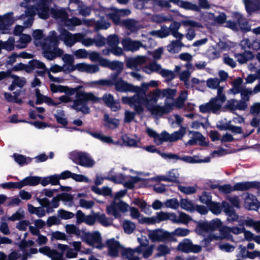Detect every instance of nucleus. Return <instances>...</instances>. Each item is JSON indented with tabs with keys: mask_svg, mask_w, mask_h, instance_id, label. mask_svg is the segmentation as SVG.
I'll list each match as a JSON object with an SVG mask.
<instances>
[{
	"mask_svg": "<svg viewBox=\"0 0 260 260\" xmlns=\"http://www.w3.org/2000/svg\"><path fill=\"white\" fill-rule=\"evenodd\" d=\"M115 89L121 92H135L132 96H124L121 98V101L123 104L128 105L133 108L136 113L140 114L144 111V106L147 111H153L152 103L155 102L157 100L156 97L160 96V91L153 90L146 96H143L141 94V88L138 86H135L121 78H119L115 83Z\"/></svg>",
	"mask_w": 260,
	"mask_h": 260,
	"instance_id": "1",
	"label": "nucleus"
},
{
	"mask_svg": "<svg viewBox=\"0 0 260 260\" xmlns=\"http://www.w3.org/2000/svg\"><path fill=\"white\" fill-rule=\"evenodd\" d=\"M36 14L40 18L44 19L48 18L49 14H51L56 19H60L64 25L68 27L77 26L81 24V20L76 17L68 18L67 14L63 10L50 9L48 5L43 1L37 7L26 9L25 15L27 19L23 22L25 27H28L32 25L34 21L33 16Z\"/></svg>",
	"mask_w": 260,
	"mask_h": 260,
	"instance_id": "2",
	"label": "nucleus"
},
{
	"mask_svg": "<svg viewBox=\"0 0 260 260\" xmlns=\"http://www.w3.org/2000/svg\"><path fill=\"white\" fill-rule=\"evenodd\" d=\"M50 90L53 93L60 92L68 94H75V99L71 108L77 111H81L84 113H88L89 108L87 106V103H92L100 102L101 99L96 96L91 92H86L84 90H80L81 86H78L75 88H70L66 86L56 85L52 83L50 85Z\"/></svg>",
	"mask_w": 260,
	"mask_h": 260,
	"instance_id": "3",
	"label": "nucleus"
},
{
	"mask_svg": "<svg viewBox=\"0 0 260 260\" xmlns=\"http://www.w3.org/2000/svg\"><path fill=\"white\" fill-rule=\"evenodd\" d=\"M155 90L160 91V96L156 97L157 100L152 103V111H148L155 117H160L164 114L171 112L174 107L181 108L183 107L185 101L178 97L175 101L174 98L176 94V89L166 88L161 90L156 88Z\"/></svg>",
	"mask_w": 260,
	"mask_h": 260,
	"instance_id": "4",
	"label": "nucleus"
},
{
	"mask_svg": "<svg viewBox=\"0 0 260 260\" xmlns=\"http://www.w3.org/2000/svg\"><path fill=\"white\" fill-rule=\"evenodd\" d=\"M43 36L41 29H36L32 34L35 45L42 48L43 55L47 59L52 60L63 54V51L57 47L59 40L55 31H50L46 38L42 41Z\"/></svg>",
	"mask_w": 260,
	"mask_h": 260,
	"instance_id": "5",
	"label": "nucleus"
},
{
	"mask_svg": "<svg viewBox=\"0 0 260 260\" xmlns=\"http://www.w3.org/2000/svg\"><path fill=\"white\" fill-rule=\"evenodd\" d=\"M70 157L75 163L85 167H92L95 164L90 155L85 152L73 151L70 153Z\"/></svg>",
	"mask_w": 260,
	"mask_h": 260,
	"instance_id": "6",
	"label": "nucleus"
},
{
	"mask_svg": "<svg viewBox=\"0 0 260 260\" xmlns=\"http://www.w3.org/2000/svg\"><path fill=\"white\" fill-rule=\"evenodd\" d=\"M129 208V205L123 201H113L110 205L107 206L106 211L108 214L113 216L115 218H120L121 217V213L127 212Z\"/></svg>",
	"mask_w": 260,
	"mask_h": 260,
	"instance_id": "7",
	"label": "nucleus"
},
{
	"mask_svg": "<svg viewBox=\"0 0 260 260\" xmlns=\"http://www.w3.org/2000/svg\"><path fill=\"white\" fill-rule=\"evenodd\" d=\"M81 238L88 245L94 248L101 249L104 247L102 242L101 235L99 231L86 232Z\"/></svg>",
	"mask_w": 260,
	"mask_h": 260,
	"instance_id": "8",
	"label": "nucleus"
},
{
	"mask_svg": "<svg viewBox=\"0 0 260 260\" xmlns=\"http://www.w3.org/2000/svg\"><path fill=\"white\" fill-rule=\"evenodd\" d=\"M226 239L233 240V236L231 235V227L224 226L219 229V235L210 233L208 236L205 238L202 242H204L206 246H207L211 241L214 240H221Z\"/></svg>",
	"mask_w": 260,
	"mask_h": 260,
	"instance_id": "9",
	"label": "nucleus"
},
{
	"mask_svg": "<svg viewBox=\"0 0 260 260\" xmlns=\"http://www.w3.org/2000/svg\"><path fill=\"white\" fill-rule=\"evenodd\" d=\"M82 37L81 33L72 34L65 29L61 30L59 35L60 39L69 47H72L77 42H80Z\"/></svg>",
	"mask_w": 260,
	"mask_h": 260,
	"instance_id": "10",
	"label": "nucleus"
},
{
	"mask_svg": "<svg viewBox=\"0 0 260 260\" xmlns=\"http://www.w3.org/2000/svg\"><path fill=\"white\" fill-rule=\"evenodd\" d=\"M106 245L108 248V255L112 258L117 257L119 253L122 254V251L124 249V247L114 238L107 240Z\"/></svg>",
	"mask_w": 260,
	"mask_h": 260,
	"instance_id": "11",
	"label": "nucleus"
},
{
	"mask_svg": "<svg viewBox=\"0 0 260 260\" xmlns=\"http://www.w3.org/2000/svg\"><path fill=\"white\" fill-rule=\"evenodd\" d=\"M221 225V220L216 218L210 222H204L201 223L199 226L198 232L199 234L205 236V233L214 231L220 228Z\"/></svg>",
	"mask_w": 260,
	"mask_h": 260,
	"instance_id": "12",
	"label": "nucleus"
},
{
	"mask_svg": "<svg viewBox=\"0 0 260 260\" xmlns=\"http://www.w3.org/2000/svg\"><path fill=\"white\" fill-rule=\"evenodd\" d=\"M148 236L152 242H163L169 240L171 235L168 232L158 229L149 231Z\"/></svg>",
	"mask_w": 260,
	"mask_h": 260,
	"instance_id": "13",
	"label": "nucleus"
},
{
	"mask_svg": "<svg viewBox=\"0 0 260 260\" xmlns=\"http://www.w3.org/2000/svg\"><path fill=\"white\" fill-rule=\"evenodd\" d=\"M110 180L116 183H121L125 181L124 186L126 187L132 189L134 187V184L139 181V177L128 176L126 178L122 174H116L109 178Z\"/></svg>",
	"mask_w": 260,
	"mask_h": 260,
	"instance_id": "14",
	"label": "nucleus"
},
{
	"mask_svg": "<svg viewBox=\"0 0 260 260\" xmlns=\"http://www.w3.org/2000/svg\"><path fill=\"white\" fill-rule=\"evenodd\" d=\"M177 249L185 253H198L201 250L202 247L199 245L193 244L190 240L185 239L179 243Z\"/></svg>",
	"mask_w": 260,
	"mask_h": 260,
	"instance_id": "15",
	"label": "nucleus"
},
{
	"mask_svg": "<svg viewBox=\"0 0 260 260\" xmlns=\"http://www.w3.org/2000/svg\"><path fill=\"white\" fill-rule=\"evenodd\" d=\"M13 13H7L3 16H0V31L5 34L9 32V27L16 19L13 17Z\"/></svg>",
	"mask_w": 260,
	"mask_h": 260,
	"instance_id": "16",
	"label": "nucleus"
},
{
	"mask_svg": "<svg viewBox=\"0 0 260 260\" xmlns=\"http://www.w3.org/2000/svg\"><path fill=\"white\" fill-rule=\"evenodd\" d=\"M77 222L81 223H85L88 225H93L96 221L95 213L92 215H86L81 211L78 210L76 213Z\"/></svg>",
	"mask_w": 260,
	"mask_h": 260,
	"instance_id": "17",
	"label": "nucleus"
},
{
	"mask_svg": "<svg viewBox=\"0 0 260 260\" xmlns=\"http://www.w3.org/2000/svg\"><path fill=\"white\" fill-rule=\"evenodd\" d=\"M39 251L50 257L51 260H63V253L59 252L56 250L51 249L48 246L39 248Z\"/></svg>",
	"mask_w": 260,
	"mask_h": 260,
	"instance_id": "18",
	"label": "nucleus"
},
{
	"mask_svg": "<svg viewBox=\"0 0 260 260\" xmlns=\"http://www.w3.org/2000/svg\"><path fill=\"white\" fill-rule=\"evenodd\" d=\"M122 45L125 50L132 52L136 51L143 46L141 42L132 40L129 38L124 39L122 41Z\"/></svg>",
	"mask_w": 260,
	"mask_h": 260,
	"instance_id": "19",
	"label": "nucleus"
},
{
	"mask_svg": "<svg viewBox=\"0 0 260 260\" xmlns=\"http://www.w3.org/2000/svg\"><path fill=\"white\" fill-rule=\"evenodd\" d=\"M214 101L211 99L208 103L200 105L199 107L200 111L203 113L209 112L217 113L221 107Z\"/></svg>",
	"mask_w": 260,
	"mask_h": 260,
	"instance_id": "20",
	"label": "nucleus"
},
{
	"mask_svg": "<svg viewBox=\"0 0 260 260\" xmlns=\"http://www.w3.org/2000/svg\"><path fill=\"white\" fill-rule=\"evenodd\" d=\"M141 251V247H137L135 249L124 248L122 251V256L127 260H139V254Z\"/></svg>",
	"mask_w": 260,
	"mask_h": 260,
	"instance_id": "21",
	"label": "nucleus"
},
{
	"mask_svg": "<svg viewBox=\"0 0 260 260\" xmlns=\"http://www.w3.org/2000/svg\"><path fill=\"white\" fill-rule=\"evenodd\" d=\"M37 200L41 206L46 208L48 213L52 212L53 208H56L59 206L58 200L56 198H53L51 202L46 198H37Z\"/></svg>",
	"mask_w": 260,
	"mask_h": 260,
	"instance_id": "22",
	"label": "nucleus"
},
{
	"mask_svg": "<svg viewBox=\"0 0 260 260\" xmlns=\"http://www.w3.org/2000/svg\"><path fill=\"white\" fill-rule=\"evenodd\" d=\"M147 57L145 56H137L128 59L126 66L131 69H138L139 67L147 62Z\"/></svg>",
	"mask_w": 260,
	"mask_h": 260,
	"instance_id": "23",
	"label": "nucleus"
},
{
	"mask_svg": "<svg viewBox=\"0 0 260 260\" xmlns=\"http://www.w3.org/2000/svg\"><path fill=\"white\" fill-rule=\"evenodd\" d=\"M226 106L227 108L232 110H245L248 107V104L245 101L231 99L227 101Z\"/></svg>",
	"mask_w": 260,
	"mask_h": 260,
	"instance_id": "24",
	"label": "nucleus"
},
{
	"mask_svg": "<svg viewBox=\"0 0 260 260\" xmlns=\"http://www.w3.org/2000/svg\"><path fill=\"white\" fill-rule=\"evenodd\" d=\"M105 104L110 107L113 111H117L120 108V105L118 101L114 99L113 96L110 93H106L103 96Z\"/></svg>",
	"mask_w": 260,
	"mask_h": 260,
	"instance_id": "25",
	"label": "nucleus"
},
{
	"mask_svg": "<svg viewBox=\"0 0 260 260\" xmlns=\"http://www.w3.org/2000/svg\"><path fill=\"white\" fill-rule=\"evenodd\" d=\"M62 71L61 66L57 64H52L49 69L46 70V72L47 73L49 79L55 82L61 83L63 81V79L60 77H55L51 74V72L53 73H57Z\"/></svg>",
	"mask_w": 260,
	"mask_h": 260,
	"instance_id": "26",
	"label": "nucleus"
},
{
	"mask_svg": "<svg viewBox=\"0 0 260 260\" xmlns=\"http://www.w3.org/2000/svg\"><path fill=\"white\" fill-rule=\"evenodd\" d=\"M222 206L223 208V211L228 216L227 220L228 221L233 222L238 219V215L236 213L234 208L228 203L223 202Z\"/></svg>",
	"mask_w": 260,
	"mask_h": 260,
	"instance_id": "27",
	"label": "nucleus"
},
{
	"mask_svg": "<svg viewBox=\"0 0 260 260\" xmlns=\"http://www.w3.org/2000/svg\"><path fill=\"white\" fill-rule=\"evenodd\" d=\"M246 11L251 14L260 10V0H243Z\"/></svg>",
	"mask_w": 260,
	"mask_h": 260,
	"instance_id": "28",
	"label": "nucleus"
},
{
	"mask_svg": "<svg viewBox=\"0 0 260 260\" xmlns=\"http://www.w3.org/2000/svg\"><path fill=\"white\" fill-rule=\"evenodd\" d=\"M181 26V24L177 21H174L172 23L168 29L169 30L170 35H172L174 38L178 40H182L184 35L179 32L178 30Z\"/></svg>",
	"mask_w": 260,
	"mask_h": 260,
	"instance_id": "29",
	"label": "nucleus"
},
{
	"mask_svg": "<svg viewBox=\"0 0 260 260\" xmlns=\"http://www.w3.org/2000/svg\"><path fill=\"white\" fill-rule=\"evenodd\" d=\"M125 27L131 32H135L142 28L141 24L133 19H127L122 21Z\"/></svg>",
	"mask_w": 260,
	"mask_h": 260,
	"instance_id": "30",
	"label": "nucleus"
},
{
	"mask_svg": "<svg viewBox=\"0 0 260 260\" xmlns=\"http://www.w3.org/2000/svg\"><path fill=\"white\" fill-rule=\"evenodd\" d=\"M234 56L239 63L243 64L252 59L253 55L250 51H245L242 53H235Z\"/></svg>",
	"mask_w": 260,
	"mask_h": 260,
	"instance_id": "31",
	"label": "nucleus"
},
{
	"mask_svg": "<svg viewBox=\"0 0 260 260\" xmlns=\"http://www.w3.org/2000/svg\"><path fill=\"white\" fill-rule=\"evenodd\" d=\"M256 186L255 182H241L234 185L235 191H246Z\"/></svg>",
	"mask_w": 260,
	"mask_h": 260,
	"instance_id": "32",
	"label": "nucleus"
},
{
	"mask_svg": "<svg viewBox=\"0 0 260 260\" xmlns=\"http://www.w3.org/2000/svg\"><path fill=\"white\" fill-rule=\"evenodd\" d=\"M180 160H181L184 162L195 164V163H203V162H209L210 161V158L207 157L204 159H200L198 156H184L180 157Z\"/></svg>",
	"mask_w": 260,
	"mask_h": 260,
	"instance_id": "33",
	"label": "nucleus"
},
{
	"mask_svg": "<svg viewBox=\"0 0 260 260\" xmlns=\"http://www.w3.org/2000/svg\"><path fill=\"white\" fill-rule=\"evenodd\" d=\"M258 206V202L253 196L248 195L245 199L244 206L248 210H255Z\"/></svg>",
	"mask_w": 260,
	"mask_h": 260,
	"instance_id": "34",
	"label": "nucleus"
},
{
	"mask_svg": "<svg viewBox=\"0 0 260 260\" xmlns=\"http://www.w3.org/2000/svg\"><path fill=\"white\" fill-rule=\"evenodd\" d=\"M161 69V66L155 62L149 63L142 68L143 71L148 74H151L152 73H156L159 74Z\"/></svg>",
	"mask_w": 260,
	"mask_h": 260,
	"instance_id": "35",
	"label": "nucleus"
},
{
	"mask_svg": "<svg viewBox=\"0 0 260 260\" xmlns=\"http://www.w3.org/2000/svg\"><path fill=\"white\" fill-rule=\"evenodd\" d=\"M243 80L241 78L235 79L232 83L233 87L231 88L229 91V93H233L236 94L240 93V92L244 88L242 85Z\"/></svg>",
	"mask_w": 260,
	"mask_h": 260,
	"instance_id": "36",
	"label": "nucleus"
},
{
	"mask_svg": "<svg viewBox=\"0 0 260 260\" xmlns=\"http://www.w3.org/2000/svg\"><path fill=\"white\" fill-rule=\"evenodd\" d=\"M181 40H173L167 46V50L170 53H178L181 50L184 45L181 42Z\"/></svg>",
	"mask_w": 260,
	"mask_h": 260,
	"instance_id": "37",
	"label": "nucleus"
},
{
	"mask_svg": "<svg viewBox=\"0 0 260 260\" xmlns=\"http://www.w3.org/2000/svg\"><path fill=\"white\" fill-rule=\"evenodd\" d=\"M11 77L13 79V81L12 84L9 87L10 90L12 91L14 90L16 86L19 87H22L26 83V81L24 78H20L12 74Z\"/></svg>",
	"mask_w": 260,
	"mask_h": 260,
	"instance_id": "38",
	"label": "nucleus"
},
{
	"mask_svg": "<svg viewBox=\"0 0 260 260\" xmlns=\"http://www.w3.org/2000/svg\"><path fill=\"white\" fill-rule=\"evenodd\" d=\"M235 17L237 19V24L240 27L241 29L244 31H250L251 30L247 21L244 18L242 15L239 13H237L235 15Z\"/></svg>",
	"mask_w": 260,
	"mask_h": 260,
	"instance_id": "39",
	"label": "nucleus"
},
{
	"mask_svg": "<svg viewBox=\"0 0 260 260\" xmlns=\"http://www.w3.org/2000/svg\"><path fill=\"white\" fill-rule=\"evenodd\" d=\"M216 89H217V96L212 99L215 100L214 101L221 107L226 100L225 94L223 93L224 87L219 86Z\"/></svg>",
	"mask_w": 260,
	"mask_h": 260,
	"instance_id": "40",
	"label": "nucleus"
},
{
	"mask_svg": "<svg viewBox=\"0 0 260 260\" xmlns=\"http://www.w3.org/2000/svg\"><path fill=\"white\" fill-rule=\"evenodd\" d=\"M95 217L99 222L103 226H108L112 223V220L106 217L105 214L103 213L100 212L95 213Z\"/></svg>",
	"mask_w": 260,
	"mask_h": 260,
	"instance_id": "41",
	"label": "nucleus"
},
{
	"mask_svg": "<svg viewBox=\"0 0 260 260\" xmlns=\"http://www.w3.org/2000/svg\"><path fill=\"white\" fill-rule=\"evenodd\" d=\"M179 205H180L182 209L190 212H193L196 210L195 205L188 199H181L180 200Z\"/></svg>",
	"mask_w": 260,
	"mask_h": 260,
	"instance_id": "42",
	"label": "nucleus"
},
{
	"mask_svg": "<svg viewBox=\"0 0 260 260\" xmlns=\"http://www.w3.org/2000/svg\"><path fill=\"white\" fill-rule=\"evenodd\" d=\"M204 15L208 17L210 19H213L214 21L219 24H222L225 22L226 16L224 13H220L217 16H215L213 13L206 12Z\"/></svg>",
	"mask_w": 260,
	"mask_h": 260,
	"instance_id": "43",
	"label": "nucleus"
},
{
	"mask_svg": "<svg viewBox=\"0 0 260 260\" xmlns=\"http://www.w3.org/2000/svg\"><path fill=\"white\" fill-rule=\"evenodd\" d=\"M31 41V37L28 35L22 34L15 44L16 47L22 49L25 48L27 44Z\"/></svg>",
	"mask_w": 260,
	"mask_h": 260,
	"instance_id": "44",
	"label": "nucleus"
},
{
	"mask_svg": "<svg viewBox=\"0 0 260 260\" xmlns=\"http://www.w3.org/2000/svg\"><path fill=\"white\" fill-rule=\"evenodd\" d=\"M122 140L123 143L126 146L129 147H139L138 144L140 142V140L138 138H133L124 135L122 136Z\"/></svg>",
	"mask_w": 260,
	"mask_h": 260,
	"instance_id": "45",
	"label": "nucleus"
},
{
	"mask_svg": "<svg viewBox=\"0 0 260 260\" xmlns=\"http://www.w3.org/2000/svg\"><path fill=\"white\" fill-rule=\"evenodd\" d=\"M190 74V71H184L179 75V79L184 82V85L187 88H192V84H191L190 80H189Z\"/></svg>",
	"mask_w": 260,
	"mask_h": 260,
	"instance_id": "46",
	"label": "nucleus"
},
{
	"mask_svg": "<svg viewBox=\"0 0 260 260\" xmlns=\"http://www.w3.org/2000/svg\"><path fill=\"white\" fill-rule=\"evenodd\" d=\"M205 55L210 59H215L220 56V52L214 46H209L205 53Z\"/></svg>",
	"mask_w": 260,
	"mask_h": 260,
	"instance_id": "47",
	"label": "nucleus"
},
{
	"mask_svg": "<svg viewBox=\"0 0 260 260\" xmlns=\"http://www.w3.org/2000/svg\"><path fill=\"white\" fill-rule=\"evenodd\" d=\"M122 228L125 233L131 234L136 229V225L129 220H124L122 222Z\"/></svg>",
	"mask_w": 260,
	"mask_h": 260,
	"instance_id": "48",
	"label": "nucleus"
},
{
	"mask_svg": "<svg viewBox=\"0 0 260 260\" xmlns=\"http://www.w3.org/2000/svg\"><path fill=\"white\" fill-rule=\"evenodd\" d=\"M133 204L139 207L141 211L146 214H149L151 212L150 206L147 205V203L143 200L135 199L133 201Z\"/></svg>",
	"mask_w": 260,
	"mask_h": 260,
	"instance_id": "49",
	"label": "nucleus"
},
{
	"mask_svg": "<svg viewBox=\"0 0 260 260\" xmlns=\"http://www.w3.org/2000/svg\"><path fill=\"white\" fill-rule=\"evenodd\" d=\"M105 126L110 128H114L119 124V121L115 118H111L108 114L104 115Z\"/></svg>",
	"mask_w": 260,
	"mask_h": 260,
	"instance_id": "50",
	"label": "nucleus"
},
{
	"mask_svg": "<svg viewBox=\"0 0 260 260\" xmlns=\"http://www.w3.org/2000/svg\"><path fill=\"white\" fill-rule=\"evenodd\" d=\"M178 6L186 10H193L195 11H199L200 10V8L197 5L182 0L180 2H179Z\"/></svg>",
	"mask_w": 260,
	"mask_h": 260,
	"instance_id": "51",
	"label": "nucleus"
},
{
	"mask_svg": "<svg viewBox=\"0 0 260 260\" xmlns=\"http://www.w3.org/2000/svg\"><path fill=\"white\" fill-rule=\"evenodd\" d=\"M189 134H191L196 141L201 146H206L207 143L205 141V137L200 133L194 131H189Z\"/></svg>",
	"mask_w": 260,
	"mask_h": 260,
	"instance_id": "52",
	"label": "nucleus"
},
{
	"mask_svg": "<svg viewBox=\"0 0 260 260\" xmlns=\"http://www.w3.org/2000/svg\"><path fill=\"white\" fill-rule=\"evenodd\" d=\"M236 44L230 41H220L217 46L221 51H228L236 46Z\"/></svg>",
	"mask_w": 260,
	"mask_h": 260,
	"instance_id": "53",
	"label": "nucleus"
},
{
	"mask_svg": "<svg viewBox=\"0 0 260 260\" xmlns=\"http://www.w3.org/2000/svg\"><path fill=\"white\" fill-rule=\"evenodd\" d=\"M186 133V128L181 126L179 130L176 131L171 135V142H174L181 139Z\"/></svg>",
	"mask_w": 260,
	"mask_h": 260,
	"instance_id": "54",
	"label": "nucleus"
},
{
	"mask_svg": "<svg viewBox=\"0 0 260 260\" xmlns=\"http://www.w3.org/2000/svg\"><path fill=\"white\" fill-rule=\"evenodd\" d=\"M40 177L39 176H28L24 178L23 182L25 186H36L39 184Z\"/></svg>",
	"mask_w": 260,
	"mask_h": 260,
	"instance_id": "55",
	"label": "nucleus"
},
{
	"mask_svg": "<svg viewBox=\"0 0 260 260\" xmlns=\"http://www.w3.org/2000/svg\"><path fill=\"white\" fill-rule=\"evenodd\" d=\"M60 199L64 204L69 207H72L74 205L73 197L69 193H63L59 195Z\"/></svg>",
	"mask_w": 260,
	"mask_h": 260,
	"instance_id": "56",
	"label": "nucleus"
},
{
	"mask_svg": "<svg viewBox=\"0 0 260 260\" xmlns=\"http://www.w3.org/2000/svg\"><path fill=\"white\" fill-rule=\"evenodd\" d=\"M65 230L68 234L74 235L77 237H80L81 231L74 224H67L65 226Z\"/></svg>",
	"mask_w": 260,
	"mask_h": 260,
	"instance_id": "57",
	"label": "nucleus"
},
{
	"mask_svg": "<svg viewBox=\"0 0 260 260\" xmlns=\"http://www.w3.org/2000/svg\"><path fill=\"white\" fill-rule=\"evenodd\" d=\"M156 250L157 251L156 256L160 257L169 254L171 248L165 244H160L157 246Z\"/></svg>",
	"mask_w": 260,
	"mask_h": 260,
	"instance_id": "58",
	"label": "nucleus"
},
{
	"mask_svg": "<svg viewBox=\"0 0 260 260\" xmlns=\"http://www.w3.org/2000/svg\"><path fill=\"white\" fill-rule=\"evenodd\" d=\"M168 182H178L179 174L177 170L173 169L166 174Z\"/></svg>",
	"mask_w": 260,
	"mask_h": 260,
	"instance_id": "59",
	"label": "nucleus"
},
{
	"mask_svg": "<svg viewBox=\"0 0 260 260\" xmlns=\"http://www.w3.org/2000/svg\"><path fill=\"white\" fill-rule=\"evenodd\" d=\"M241 100L246 103L250 100V96L254 94L252 89L250 88L244 87L240 92Z\"/></svg>",
	"mask_w": 260,
	"mask_h": 260,
	"instance_id": "60",
	"label": "nucleus"
},
{
	"mask_svg": "<svg viewBox=\"0 0 260 260\" xmlns=\"http://www.w3.org/2000/svg\"><path fill=\"white\" fill-rule=\"evenodd\" d=\"M244 224L248 227H252L257 233L260 232V220L255 221L252 219L245 220Z\"/></svg>",
	"mask_w": 260,
	"mask_h": 260,
	"instance_id": "61",
	"label": "nucleus"
},
{
	"mask_svg": "<svg viewBox=\"0 0 260 260\" xmlns=\"http://www.w3.org/2000/svg\"><path fill=\"white\" fill-rule=\"evenodd\" d=\"M167 141L171 142V135L166 132H164L159 135L158 137H157L156 139V144L157 145H160L164 142Z\"/></svg>",
	"mask_w": 260,
	"mask_h": 260,
	"instance_id": "62",
	"label": "nucleus"
},
{
	"mask_svg": "<svg viewBox=\"0 0 260 260\" xmlns=\"http://www.w3.org/2000/svg\"><path fill=\"white\" fill-rule=\"evenodd\" d=\"M109 68L113 71L121 73L123 69V63L119 61H111Z\"/></svg>",
	"mask_w": 260,
	"mask_h": 260,
	"instance_id": "63",
	"label": "nucleus"
},
{
	"mask_svg": "<svg viewBox=\"0 0 260 260\" xmlns=\"http://www.w3.org/2000/svg\"><path fill=\"white\" fill-rule=\"evenodd\" d=\"M15 39L13 37H10L7 41L3 42L2 46L3 49H6L8 51H11L14 49L15 45Z\"/></svg>",
	"mask_w": 260,
	"mask_h": 260,
	"instance_id": "64",
	"label": "nucleus"
}]
</instances>
